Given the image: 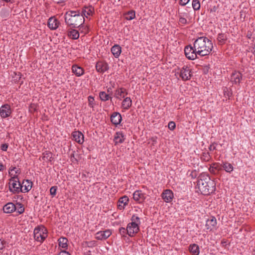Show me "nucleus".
<instances>
[{"mask_svg":"<svg viewBox=\"0 0 255 255\" xmlns=\"http://www.w3.org/2000/svg\"><path fill=\"white\" fill-rule=\"evenodd\" d=\"M213 48L212 41L205 36H201L195 40L193 45L186 46L184 53L188 59L194 60L198 58V55L201 57L209 55Z\"/></svg>","mask_w":255,"mask_h":255,"instance_id":"f257e3e1","label":"nucleus"},{"mask_svg":"<svg viewBox=\"0 0 255 255\" xmlns=\"http://www.w3.org/2000/svg\"><path fill=\"white\" fill-rule=\"evenodd\" d=\"M196 189L197 192L204 195H209L215 192L216 183L208 174L203 173L198 177Z\"/></svg>","mask_w":255,"mask_h":255,"instance_id":"f03ea898","label":"nucleus"},{"mask_svg":"<svg viewBox=\"0 0 255 255\" xmlns=\"http://www.w3.org/2000/svg\"><path fill=\"white\" fill-rule=\"evenodd\" d=\"M64 19L66 24L72 28L83 26L85 22V18L83 14H80L79 10L67 11L65 13Z\"/></svg>","mask_w":255,"mask_h":255,"instance_id":"7ed1b4c3","label":"nucleus"},{"mask_svg":"<svg viewBox=\"0 0 255 255\" xmlns=\"http://www.w3.org/2000/svg\"><path fill=\"white\" fill-rule=\"evenodd\" d=\"M9 190L13 193H19L21 191V183L17 175H14L9 179Z\"/></svg>","mask_w":255,"mask_h":255,"instance_id":"20e7f679","label":"nucleus"},{"mask_svg":"<svg viewBox=\"0 0 255 255\" xmlns=\"http://www.w3.org/2000/svg\"><path fill=\"white\" fill-rule=\"evenodd\" d=\"M33 234L35 240L42 243L47 237V230L43 226H38L34 229Z\"/></svg>","mask_w":255,"mask_h":255,"instance_id":"39448f33","label":"nucleus"},{"mask_svg":"<svg viewBox=\"0 0 255 255\" xmlns=\"http://www.w3.org/2000/svg\"><path fill=\"white\" fill-rule=\"evenodd\" d=\"M191 69L187 65H184L180 70V77L183 81H187L191 78Z\"/></svg>","mask_w":255,"mask_h":255,"instance_id":"423d86ee","label":"nucleus"},{"mask_svg":"<svg viewBox=\"0 0 255 255\" xmlns=\"http://www.w3.org/2000/svg\"><path fill=\"white\" fill-rule=\"evenodd\" d=\"M139 231L138 225L134 223H129L127 227V232L128 235L132 237L137 234Z\"/></svg>","mask_w":255,"mask_h":255,"instance_id":"0eeeda50","label":"nucleus"},{"mask_svg":"<svg viewBox=\"0 0 255 255\" xmlns=\"http://www.w3.org/2000/svg\"><path fill=\"white\" fill-rule=\"evenodd\" d=\"M112 234V230L110 229H107L105 231H100L96 233L95 238L100 241L106 240Z\"/></svg>","mask_w":255,"mask_h":255,"instance_id":"6e6552de","label":"nucleus"},{"mask_svg":"<svg viewBox=\"0 0 255 255\" xmlns=\"http://www.w3.org/2000/svg\"><path fill=\"white\" fill-rule=\"evenodd\" d=\"M11 110L9 105L7 104L2 105L0 108V116L2 118H6L10 116Z\"/></svg>","mask_w":255,"mask_h":255,"instance_id":"1a4fd4ad","label":"nucleus"},{"mask_svg":"<svg viewBox=\"0 0 255 255\" xmlns=\"http://www.w3.org/2000/svg\"><path fill=\"white\" fill-rule=\"evenodd\" d=\"M243 78L242 74L238 71H234L231 75L230 81L234 84H240Z\"/></svg>","mask_w":255,"mask_h":255,"instance_id":"9d476101","label":"nucleus"},{"mask_svg":"<svg viewBox=\"0 0 255 255\" xmlns=\"http://www.w3.org/2000/svg\"><path fill=\"white\" fill-rule=\"evenodd\" d=\"M173 197V193L170 189L164 190L161 194V198L166 203H170Z\"/></svg>","mask_w":255,"mask_h":255,"instance_id":"9b49d317","label":"nucleus"},{"mask_svg":"<svg viewBox=\"0 0 255 255\" xmlns=\"http://www.w3.org/2000/svg\"><path fill=\"white\" fill-rule=\"evenodd\" d=\"M217 220L215 217H212L211 219H208L205 225L206 229L209 231H214L217 229Z\"/></svg>","mask_w":255,"mask_h":255,"instance_id":"f8f14e48","label":"nucleus"},{"mask_svg":"<svg viewBox=\"0 0 255 255\" xmlns=\"http://www.w3.org/2000/svg\"><path fill=\"white\" fill-rule=\"evenodd\" d=\"M109 68L108 64L105 61H99L97 62L96 65V69L97 72L104 73Z\"/></svg>","mask_w":255,"mask_h":255,"instance_id":"ddd939ff","label":"nucleus"},{"mask_svg":"<svg viewBox=\"0 0 255 255\" xmlns=\"http://www.w3.org/2000/svg\"><path fill=\"white\" fill-rule=\"evenodd\" d=\"M133 198L135 201L140 203L145 199V195L140 190H136L133 194Z\"/></svg>","mask_w":255,"mask_h":255,"instance_id":"4468645a","label":"nucleus"},{"mask_svg":"<svg viewBox=\"0 0 255 255\" xmlns=\"http://www.w3.org/2000/svg\"><path fill=\"white\" fill-rule=\"evenodd\" d=\"M21 191L20 192L26 193L29 191L32 186V182L29 180H24L21 183Z\"/></svg>","mask_w":255,"mask_h":255,"instance_id":"2eb2a0df","label":"nucleus"},{"mask_svg":"<svg viewBox=\"0 0 255 255\" xmlns=\"http://www.w3.org/2000/svg\"><path fill=\"white\" fill-rule=\"evenodd\" d=\"M122 120V116L118 112H114L111 116V121L115 126L119 125Z\"/></svg>","mask_w":255,"mask_h":255,"instance_id":"dca6fc26","label":"nucleus"},{"mask_svg":"<svg viewBox=\"0 0 255 255\" xmlns=\"http://www.w3.org/2000/svg\"><path fill=\"white\" fill-rule=\"evenodd\" d=\"M129 201V199L127 196H124L121 197L118 203V208L120 210H123L125 208V207L128 205Z\"/></svg>","mask_w":255,"mask_h":255,"instance_id":"f3484780","label":"nucleus"},{"mask_svg":"<svg viewBox=\"0 0 255 255\" xmlns=\"http://www.w3.org/2000/svg\"><path fill=\"white\" fill-rule=\"evenodd\" d=\"M74 140L79 144H82L84 141V134L80 131H75L72 133Z\"/></svg>","mask_w":255,"mask_h":255,"instance_id":"a211bd4d","label":"nucleus"},{"mask_svg":"<svg viewBox=\"0 0 255 255\" xmlns=\"http://www.w3.org/2000/svg\"><path fill=\"white\" fill-rule=\"evenodd\" d=\"M125 135L122 131L116 132L114 135V141L115 145L122 143L125 140Z\"/></svg>","mask_w":255,"mask_h":255,"instance_id":"6ab92c4d","label":"nucleus"},{"mask_svg":"<svg viewBox=\"0 0 255 255\" xmlns=\"http://www.w3.org/2000/svg\"><path fill=\"white\" fill-rule=\"evenodd\" d=\"M94 13V8L92 5L88 6H85L82 8V13L80 14H83V17H88V16L92 15Z\"/></svg>","mask_w":255,"mask_h":255,"instance_id":"aec40b11","label":"nucleus"},{"mask_svg":"<svg viewBox=\"0 0 255 255\" xmlns=\"http://www.w3.org/2000/svg\"><path fill=\"white\" fill-rule=\"evenodd\" d=\"M128 94L127 90L124 88H120L117 89L115 92V96L117 99H121L124 98Z\"/></svg>","mask_w":255,"mask_h":255,"instance_id":"412c9836","label":"nucleus"},{"mask_svg":"<svg viewBox=\"0 0 255 255\" xmlns=\"http://www.w3.org/2000/svg\"><path fill=\"white\" fill-rule=\"evenodd\" d=\"M3 212L5 213H11L16 210V205L13 203L9 202L3 207Z\"/></svg>","mask_w":255,"mask_h":255,"instance_id":"4be33fe9","label":"nucleus"},{"mask_svg":"<svg viewBox=\"0 0 255 255\" xmlns=\"http://www.w3.org/2000/svg\"><path fill=\"white\" fill-rule=\"evenodd\" d=\"M72 71L77 77H80L84 74V69L77 65H73L72 66Z\"/></svg>","mask_w":255,"mask_h":255,"instance_id":"5701e85b","label":"nucleus"},{"mask_svg":"<svg viewBox=\"0 0 255 255\" xmlns=\"http://www.w3.org/2000/svg\"><path fill=\"white\" fill-rule=\"evenodd\" d=\"M111 52L114 56L117 58H119L122 52V48L118 44H115L112 47L111 49Z\"/></svg>","mask_w":255,"mask_h":255,"instance_id":"b1692460","label":"nucleus"},{"mask_svg":"<svg viewBox=\"0 0 255 255\" xmlns=\"http://www.w3.org/2000/svg\"><path fill=\"white\" fill-rule=\"evenodd\" d=\"M59 23V22L57 19L50 17L48 19V26L50 29L55 30L58 27Z\"/></svg>","mask_w":255,"mask_h":255,"instance_id":"393cba45","label":"nucleus"},{"mask_svg":"<svg viewBox=\"0 0 255 255\" xmlns=\"http://www.w3.org/2000/svg\"><path fill=\"white\" fill-rule=\"evenodd\" d=\"M132 105V100L129 97L125 98L122 104V106L124 110H127L129 109Z\"/></svg>","mask_w":255,"mask_h":255,"instance_id":"a878e982","label":"nucleus"},{"mask_svg":"<svg viewBox=\"0 0 255 255\" xmlns=\"http://www.w3.org/2000/svg\"><path fill=\"white\" fill-rule=\"evenodd\" d=\"M189 250L193 255H199L200 253L199 246L195 244L190 245Z\"/></svg>","mask_w":255,"mask_h":255,"instance_id":"bb28decb","label":"nucleus"},{"mask_svg":"<svg viewBox=\"0 0 255 255\" xmlns=\"http://www.w3.org/2000/svg\"><path fill=\"white\" fill-rule=\"evenodd\" d=\"M68 36L73 39H77L79 37V33L77 30L72 29L68 32Z\"/></svg>","mask_w":255,"mask_h":255,"instance_id":"cd10ccee","label":"nucleus"},{"mask_svg":"<svg viewBox=\"0 0 255 255\" xmlns=\"http://www.w3.org/2000/svg\"><path fill=\"white\" fill-rule=\"evenodd\" d=\"M68 240L66 238L61 237L58 239L59 246L63 249H67L68 248Z\"/></svg>","mask_w":255,"mask_h":255,"instance_id":"c85d7f7f","label":"nucleus"},{"mask_svg":"<svg viewBox=\"0 0 255 255\" xmlns=\"http://www.w3.org/2000/svg\"><path fill=\"white\" fill-rule=\"evenodd\" d=\"M99 97L100 98V100L102 101H107L109 100V99H112V98L110 96V95L108 94H107L105 92H100L99 93Z\"/></svg>","mask_w":255,"mask_h":255,"instance_id":"c756f323","label":"nucleus"},{"mask_svg":"<svg viewBox=\"0 0 255 255\" xmlns=\"http://www.w3.org/2000/svg\"><path fill=\"white\" fill-rule=\"evenodd\" d=\"M223 168L228 173H231L234 169L233 165L229 162L223 163Z\"/></svg>","mask_w":255,"mask_h":255,"instance_id":"7c9ffc66","label":"nucleus"},{"mask_svg":"<svg viewBox=\"0 0 255 255\" xmlns=\"http://www.w3.org/2000/svg\"><path fill=\"white\" fill-rule=\"evenodd\" d=\"M16 210L15 211L18 213V214H21L24 212V208L22 204L20 203H16Z\"/></svg>","mask_w":255,"mask_h":255,"instance_id":"2f4dec72","label":"nucleus"},{"mask_svg":"<svg viewBox=\"0 0 255 255\" xmlns=\"http://www.w3.org/2000/svg\"><path fill=\"white\" fill-rule=\"evenodd\" d=\"M135 17V11L130 10L126 13V18L128 20L134 19Z\"/></svg>","mask_w":255,"mask_h":255,"instance_id":"473e14b6","label":"nucleus"},{"mask_svg":"<svg viewBox=\"0 0 255 255\" xmlns=\"http://www.w3.org/2000/svg\"><path fill=\"white\" fill-rule=\"evenodd\" d=\"M211 158V155L208 152H203L201 156V159L203 161H205V162L209 161H210Z\"/></svg>","mask_w":255,"mask_h":255,"instance_id":"72a5a7b5","label":"nucleus"},{"mask_svg":"<svg viewBox=\"0 0 255 255\" xmlns=\"http://www.w3.org/2000/svg\"><path fill=\"white\" fill-rule=\"evenodd\" d=\"M37 107L38 106L37 104L31 103L29 106V112L31 114H33L35 112L37 111Z\"/></svg>","mask_w":255,"mask_h":255,"instance_id":"f704fd0d","label":"nucleus"},{"mask_svg":"<svg viewBox=\"0 0 255 255\" xmlns=\"http://www.w3.org/2000/svg\"><path fill=\"white\" fill-rule=\"evenodd\" d=\"M88 106L90 108L94 109V106L96 105L94 97H93L92 96H88Z\"/></svg>","mask_w":255,"mask_h":255,"instance_id":"c9c22d12","label":"nucleus"},{"mask_svg":"<svg viewBox=\"0 0 255 255\" xmlns=\"http://www.w3.org/2000/svg\"><path fill=\"white\" fill-rule=\"evenodd\" d=\"M192 5L195 10H199L200 8V3L198 0H193Z\"/></svg>","mask_w":255,"mask_h":255,"instance_id":"e433bc0d","label":"nucleus"},{"mask_svg":"<svg viewBox=\"0 0 255 255\" xmlns=\"http://www.w3.org/2000/svg\"><path fill=\"white\" fill-rule=\"evenodd\" d=\"M83 245L88 248H93L96 246V242L95 241L85 242Z\"/></svg>","mask_w":255,"mask_h":255,"instance_id":"4c0bfd02","label":"nucleus"},{"mask_svg":"<svg viewBox=\"0 0 255 255\" xmlns=\"http://www.w3.org/2000/svg\"><path fill=\"white\" fill-rule=\"evenodd\" d=\"M217 40L219 43L220 44H223L225 43L226 40V37L224 34L220 33L218 35Z\"/></svg>","mask_w":255,"mask_h":255,"instance_id":"58836bf2","label":"nucleus"},{"mask_svg":"<svg viewBox=\"0 0 255 255\" xmlns=\"http://www.w3.org/2000/svg\"><path fill=\"white\" fill-rule=\"evenodd\" d=\"M131 223H134L135 224H136L137 225H138V226L140 224V218L135 215H133L132 216V217L131 218Z\"/></svg>","mask_w":255,"mask_h":255,"instance_id":"ea45409f","label":"nucleus"},{"mask_svg":"<svg viewBox=\"0 0 255 255\" xmlns=\"http://www.w3.org/2000/svg\"><path fill=\"white\" fill-rule=\"evenodd\" d=\"M43 158L50 160L52 158V154L51 152L45 151L43 153Z\"/></svg>","mask_w":255,"mask_h":255,"instance_id":"a19ab883","label":"nucleus"},{"mask_svg":"<svg viewBox=\"0 0 255 255\" xmlns=\"http://www.w3.org/2000/svg\"><path fill=\"white\" fill-rule=\"evenodd\" d=\"M214 168L216 169L217 171L218 172L219 171L223 170V164H221L219 163H213Z\"/></svg>","mask_w":255,"mask_h":255,"instance_id":"79ce46f5","label":"nucleus"},{"mask_svg":"<svg viewBox=\"0 0 255 255\" xmlns=\"http://www.w3.org/2000/svg\"><path fill=\"white\" fill-rule=\"evenodd\" d=\"M57 190V187L56 186H52L50 189V195L52 197H54L56 194V192Z\"/></svg>","mask_w":255,"mask_h":255,"instance_id":"37998d69","label":"nucleus"},{"mask_svg":"<svg viewBox=\"0 0 255 255\" xmlns=\"http://www.w3.org/2000/svg\"><path fill=\"white\" fill-rule=\"evenodd\" d=\"M119 233L123 237H126V235L128 234V232H127V228L125 229L124 227H121L119 228Z\"/></svg>","mask_w":255,"mask_h":255,"instance_id":"c03bdc74","label":"nucleus"},{"mask_svg":"<svg viewBox=\"0 0 255 255\" xmlns=\"http://www.w3.org/2000/svg\"><path fill=\"white\" fill-rule=\"evenodd\" d=\"M168 127L170 130H174L176 127V124H175V122H174L173 121H171V122H169V123L168 124Z\"/></svg>","mask_w":255,"mask_h":255,"instance_id":"a18cd8bd","label":"nucleus"},{"mask_svg":"<svg viewBox=\"0 0 255 255\" xmlns=\"http://www.w3.org/2000/svg\"><path fill=\"white\" fill-rule=\"evenodd\" d=\"M198 175V172L196 170H192L189 175L192 179L195 178Z\"/></svg>","mask_w":255,"mask_h":255,"instance_id":"49530a36","label":"nucleus"},{"mask_svg":"<svg viewBox=\"0 0 255 255\" xmlns=\"http://www.w3.org/2000/svg\"><path fill=\"white\" fill-rule=\"evenodd\" d=\"M179 22L183 25H185L187 23L186 19L181 16L179 17Z\"/></svg>","mask_w":255,"mask_h":255,"instance_id":"de8ad7c7","label":"nucleus"},{"mask_svg":"<svg viewBox=\"0 0 255 255\" xmlns=\"http://www.w3.org/2000/svg\"><path fill=\"white\" fill-rule=\"evenodd\" d=\"M214 166H213V164H212L210 166V168H209V170L210 172L211 173H212V174H217L218 172L217 171L216 169H215L214 168Z\"/></svg>","mask_w":255,"mask_h":255,"instance_id":"09e8293b","label":"nucleus"},{"mask_svg":"<svg viewBox=\"0 0 255 255\" xmlns=\"http://www.w3.org/2000/svg\"><path fill=\"white\" fill-rule=\"evenodd\" d=\"M8 147V145L7 143L2 144L0 146V148L2 151H6Z\"/></svg>","mask_w":255,"mask_h":255,"instance_id":"8fccbe9b","label":"nucleus"},{"mask_svg":"<svg viewBox=\"0 0 255 255\" xmlns=\"http://www.w3.org/2000/svg\"><path fill=\"white\" fill-rule=\"evenodd\" d=\"M190 0H180L179 4L182 6H184L188 3Z\"/></svg>","mask_w":255,"mask_h":255,"instance_id":"3c124183","label":"nucleus"},{"mask_svg":"<svg viewBox=\"0 0 255 255\" xmlns=\"http://www.w3.org/2000/svg\"><path fill=\"white\" fill-rule=\"evenodd\" d=\"M16 169V167L15 166H13V165H11L9 168V170H8V173H9V174L10 175V176L12 175V174H11V172L14 170H15Z\"/></svg>","mask_w":255,"mask_h":255,"instance_id":"603ef678","label":"nucleus"},{"mask_svg":"<svg viewBox=\"0 0 255 255\" xmlns=\"http://www.w3.org/2000/svg\"><path fill=\"white\" fill-rule=\"evenodd\" d=\"M57 255H71V254L65 251H61Z\"/></svg>","mask_w":255,"mask_h":255,"instance_id":"864d4df0","label":"nucleus"},{"mask_svg":"<svg viewBox=\"0 0 255 255\" xmlns=\"http://www.w3.org/2000/svg\"><path fill=\"white\" fill-rule=\"evenodd\" d=\"M209 68L208 66H205L204 67V68L203 69V72L204 74H206L208 73Z\"/></svg>","mask_w":255,"mask_h":255,"instance_id":"5fc2aeb1","label":"nucleus"},{"mask_svg":"<svg viewBox=\"0 0 255 255\" xmlns=\"http://www.w3.org/2000/svg\"><path fill=\"white\" fill-rule=\"evenodd\" d=\"M214 144H216L215 143H214L210 145L209 147V149L210 151H213L216 149V147L214 145Z\"/></svg>","mask_w":255,"mask_h":255,"instance_id":"6e6d98bb","label":"nucleus"},{"mask_svg":"<svg viewBox=\"0 0 255 255\" xmlns=\"http://www.w3.org/2000/svg\"><path fill=\"white\" fill-rule=\"evenodd\" d=\"M5 169L4 165L2 163L0 162V171H3Z\"/></svg>","mask_w":255,"mask_h":255,"instance_id":"4d7b16f0","label":"nucleus"},{"mask_svg":"<svg viewBox=\"0 0 255 255\" xmlns=\"http://www.w3.org/2000/svg\"><path fill=\"white\" fill-rule=\"evenodd\" d=\"M83 26H81L82 27H84V29L83 30H84V32L85 33H87L88 32V31H89V28L88 27V26H84L83 25Z\"/></svg>","mask_w":255,"mask_h":255,"instance_id":"13d9d810","label":"nucleus"},{"mask_svg":"<svg viewBox=\"0 0 255 255\" xmlns=\"http://www.w3.org/2000/svg\"><path fill=\"white\" fill-rule=\"evenodd\" d=\"M54 1L57 3H63L65 2L64 0H54Z\"/></svg>","mask_w":255,"mask_h":255,"instance_id":"bf43d9fd","label":"nucleus"},{"mask_svg":"<svg viewBox=\"0 0 255 255\" xmlns=\"http://www.w3.org/2000/svg\"><path fill=\"white\" fill-rule=\"evenodd\" d=\"M15 171V173L16 174H20V169H16L14 170Z\"/></svg>","mask_w":255,"mask_h":255,"instance_id":"052dcab7","label":"nucleus"},{"mask_svg":"<svg viewBox=\"0 0 255 255\" xmlns=\"http://www.w3.org/2000/svg\"><path fill=\"white\" fill-rule=\"evenodd\" d=\"M111 90H112V89H111V88H109L108 89V92H110Z\"/></svg>","mask_w":255,"mask_h":255,"instance_id":"680f3d73","label":"nucleus"},{"mask_svg":"<svg viewBox=\"0 0 255 255\" xmlns=\"http://www.w3.org/2000/svg\"><path fill=\"white\" fill-rule=\"evenodd\" d=\"M227 96H228V97H230V95H231V93H230V92H228V93H227Z\"/></svg>","mask_w":255,"mask_h":255,"instance_id":"e2e57ef3","label":"nucleus"},{"mask_svg":"<svg viewBox=\"0 0 255 255\" xmlns=\"http://www.w3.org/2000/svg\"><path fill=\"white\" fill-rule=\"evenodd\" d=\"M71 157H74V154L73 153L71 155Z\"/></svg>","mask_w":255,"mask_h":255,"instance_id":"0e129e2a","label":"nucleus"},{"mask_svg":"<svg viewBox=\"0 0 255 255\" xmlns=\"http://www.w3.org/2000/svg\"><path fill=\"white\" fill-rule=\"evenodd\" d=\"M20 75L19 78H21V77H20L21 74L20 73H19V75Z\"/></svg>","mask_w":255,"mask_h":255,"instance_id":"69168bd1","label":"nucleus"},{"mask_svg":"<svg viewBox=\"0 0 255 255\" xmlns=\"http://www.w3.org/2000/svg\"><path fill=\"white\" fill-rule=\"evenodd\" d=\"M225 243V242L222 241V244Z\"/></svg>","mask_w":255,"mask_h":255,"instance_id":"338daca9","label":"nucleus"},{"mask_svg":"<svg viewBox=\"0 0 255 255\" xmlns=\"http://www.w3.org/2000/svg\"><path fill=\"white\" fill-rule=\"evenodd\" d=\"M189 171H190L189 170V171L187 172V174H189Z\"/></svg>","mask_w":255,"mask_h":255,"instance_id":"774afa93","label":"nucleus"}]
</instances>
